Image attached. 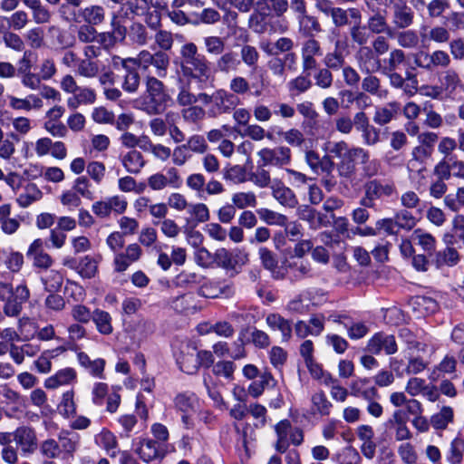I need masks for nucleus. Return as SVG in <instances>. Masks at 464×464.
<instances>
[{
	"label": "nucleus",
	"instance_id": "63",
	"mask_svg": "<svg viewBox=\"0 0 464 464\" xmlns=\"http://www.w3.org/2000/svg\"><path fill=\"white\" fill-rule=\"evenodd\" d=\"M265 166H258L256 169L249 173L248 180L252 181L256 186L264 188L271 186V177L268 170L264 169Z\"/></svg>",
	"mask_w": 464,
	"mask_h": 464
},
{
	"label": "nucleus",
	"instance_id": "58",
	"mask_svg": "<svg viewBox=\"0 0 464 464\" xmlns=\"http://www.w3.org/2000/svg\"><path fill=\"white\" fill-rule=\"evenodd\" d=\"M236 364L232 361H218L212 367V372L218 377H223L228 381L234 379Z\"/></svg>",
	"mask_w": 464,
	"mask_h": 464
},
{
	"label": "nucleus",
	"instance_id": "35",
	"mask_svg": "<svg viewBox=\"0 0 464 464\" xmlns=\"http://www.w3.org/2000/svg\"><path fill=\"white\" fill-rule=\"evenodd\" d=\"M240 65V59H238L237 54L232 51L222 53L221 56L218 58L215 63L216 71L222 73L236 72Z\"/></svg>",
	"mask_w": 464,
	"mask_h": 464
},
{
	"label": "nucleus",
	"instance_id": "11",
	"mask_svg": "<svg viewBox=\"0 0 464 464\" xmlns=\"http://www.w3.org/2000/svg\"><path fill=\"white\" fill-rule=\"evenodd\" d=\"M135 452L144 462L163 459L166 454L164 445L159 444L150 438H140L137 443Z\"/></svg>",
	"mask_w": 464,
	"mask_h": 464
},
{
	"label": "nucleus",
	"instance_id": "33",
	"mask_svg": "<svg viewBox=\"0 0 464 464\" xmlns=\"http://www.w3.org/2000/svg\"><path fill=\"white\" fill-rule=\"evenodd\" d=\"M9 105L14 110L29 111L31 110H40L44 102L39 96L30 94L26 98L9 97Z\"/></svg>",
	"mask_w": 464,
	"mask_h": 464
},
{
	"label": "nucleus",
	"instance_id": "9",
	"mask_svg": "<svg viewBox=\"0 0 464 464\" xmlns=\"http://www.w3.org/2000/svg\"><path fill=\"white\" fill-rule=\"evenodd\" d=\"M175 408L181 413V420L184 427L188 430L194 428L192 420L197 411L198 401L195 394L184 392L178 394L174 399Z\"/></svg>",
	"mask_w": 464,
	"mask_h": 464
},
{
	"label": "nucleus",
	"instance_id": "62",
	"mask_svg": "<svg viewBox=\"0 0 464 464\" xmlns=\"http://www.w3.org/2000/svg\"><path fill=\"white\" fill-rule=\"evenodd\" d=\"M445 206L454 212L464 208V186L458 188L456 193H450L444 198Z\"/></svg>",
	"mask_w": 464,
	"mask_h": 464
},
{
	"label": "nucleus",
	"instance_id": "37",
	"mask_svg": "<svg viewBox=\"0 0 464 464\" xmlns=\"http://www.w3.org/2000/svg\"><path fill=\"white\" fill-rule=\"evenodd\" d=\"M25 6L31 10L33 20L36 24L51 22L53 13L42 4L41 0H28Z\"/></svg>",
	"mask_w": 464,
	"mask_h": 464
},
{
	"label": "nucleus",
	"instance_id": "40",
	"mask_svg": "<svg viewBox=\"0 0 464 464\" xmlns=\"http://www.w3.org/2000/svg\"><path fill=\"white\" fill-rule=\"evenodd\" d=\"M79 363L85 368L92 376L97 378H103V371L105 367V361L98 358L92 360L90 356L81 352L77 354Z\"/></svg>",
	"mask_w": 464,
	"mask_h": 464
},
{
	"label": "nucleus",
	"instance_id": "29",
	"mask_svg": "<svg viewBox=\"0 0 464 464\" xmlns=\"http://www.w3.org/2000/svg\"><path fill=\"white\" fill-rule=\"evenodd\" d=\"M362 90L379 99H386L389 95V91L382 87L381 79L372 73L363 77L362 81Z\"/></svg>",
	"mask_w": 464,
	"mask_h": 464
},
{
	"label": "nucleus",
	"instance_id": "51",
	"mask_svg": "<svg viewBox=\"0 0 464 464\" xmlns=\"http://www.w3.org/2000/svg\"><path fill=\"white\" fill-rule=\"evenodd\" d=\"M126 73L123 77L121 88L128 93H136L140 85V76L138 71L134 68H129L125 71Z\"/></svg>",
	"mask_w": 464,
	"mask_h": 464
},
{
	"label": "nucleus",
	"instance_id": "36",
	"mask_svg": "<svg viewBox=\"0 0 464 464\" xmlns=\"http://www.w3.org/2000/svg\"><path fill=\"white\" fill-rule=\"evenodd\" d=\"M78 16L87 24L95 26L101 24L105 19L104 8L101 5H89L78 11Z\"/></svg>",
	"mask_w": 464,
	"mask_h": 464
},
{
	"label": "nucleus",
	"instance_id": "44",
	"mask_svg": "<svg viewBox=\"0 0 464 464\" xmlns=\"http://www.w3.org/2000/svg\"><path fill=\"white\" fill-rule=\"evenodd\" d=\"M100 257L86 255L79 259L78 274L85 279L93 278L98 273Z\"/></svg>",
	"mask_w": 464,
	"mask_h": 464
},
{
	"label": "nucleus",
	"instance_id": "25",
	"mask_svg": "<svg viewBox=\"0 0 464 464\" xmlns=\"http://www.w3.org/2000/svg\"><path fill=\"white\" fill-rule=\"evenodd\" d=\"M58 444L61 454L64 458H73L79 448L80 435L69 430H62L58 434Z\"/></svg>",
	"mask_w": 464,
	"mask_h": 464
},
{
	"label": "nucleus",
	"instance_id": "30",
	"mask_svg": "<svg viewBox=\"0 0 464 464\" xmlns=\"http://www.w3.org/2000/svg\"><path fill=\"white\" fill-rule=\"evenodd\" d=\"M350 393L353 397L363 400L375 399L378 396L377 389L369 386V380L366 378L353 381L350 384Z\"/></svg>",
	"mask_w": 464,
	"mask_h": 464
},
{
	"label": "nucleus",
	"instance_id": "41",
	"mask_svg": "<svg viewBox=\"0 0 464 464\" xmlns=\"http://www.w3.org/2000/svg\"><path fill=\"white\" fill-rule=\"evenodd\" d=\"M91 321L94 323L96 330L101 334L110 335L112 334V317L107 311L99 308L94 309Z\"/></svg>",
	"mask_w": 464,
	"mask_h": 464
},
{
	"label": "nucleus",
	"instance_id": "14",
	"mask_svg": "<svg viewBox=\"0 0 464 464\" xmlns=\"http://www.w3.org/2000/svg\"><path fill=\"white\" fill-rule=\"evenodd\" d=\"M357 438L361 440L360 451L368 459H372L376 455L377 443L373 428L367 424L357 427L355 430Z\"/></svg>",
	"mask_w": 464,
	"mask_h": 464
},
{
	"label": "nucleus",
	"instance_id": "39",
	"mask_svg": "<svg viewBox=\"0 0 464 464\" xmlns=\"http://www.w3.org/2000/svg\"><path fill=\"white\" fill-rule=\"evenodd\" d=\"M367 24L369 31L372 34L378 35L381 34H386L391 38L394 35L393 28L388 24L385 15L381 13H376L371 15L368 19Z\"/></svg>",
	"mask_w": 464,
	"mask_h": 464
},
{
	"label": "nucleus",
	"instance_id": "59",
	"mask_svg": "<svg viewBox=\"0 0 464 464\" xmlns=\"http://www.w3.org/2000/svg\"><path fill=\"white\" fill-rule=\"evenodd\" d=\"M462 84L459 74L453 69L446 70L443 72L441 85L446 92H454Z\"/></svg>",
	"mask_w": 464,
	"mask_h": 464
},
{
	"label": "nucleus",
	"instance_id": "27",
	"mask_svg": "<svg viewBox=\"0 0 464 464\" xmlns=\"http://www.w3.org/2000/svg\"><path fill=\"white\" fill-rule=\"evenodd\" d=\"M121 162L130 174H139L146 165L142 153L137 150H130L121 155Z\"/></svg>",
	"mask_w": 464,
	"mask_h": 464
},
{
	"label": "nucleus",
	"instance_id": "46",
	"mask_svg": "<svg viewBox=\"0 0 464 464\" xmlns=\"http://www.w3.org/2000/svg\"><path fill=\"white\" fill-rule=\"evenodd\" d=\"M299 33L304 36H312L314 33L321 32V25L315 16L305 14L297 17Z\"/></svg>",
	"mask_w": 464,
	"mask_h": 464
},
{
	"label": "nucleus",
	"instance_id": "60",
	"mask_svg": "<svg viewBox=\"0 0 464 464\" xmlns=\"http://www.w3.org/2000/svg\"><path fill=\"white\" fill-rule=\"evenodd\" d=\"M187 211L197 224L207 222L210 218L208 208L204 203L189 204Z\"/></svg>",
	"mask_w": 464,
	"mask_h": 464
},
{
	"label": "nucleus",
	"instance_id": "54",
	"mask_svg": "<svg viewBox=\"0 0 464 464\" xmlns=\"http://www.w3.org/2000/svg\"><path fill=\"white\" fill-rule=\"evenodd\" d=\"M464 456V439L455 438L450 446L447 460L450 464H460Z\"/></svg>",
	"mask_w": 464,
	"mask_h": 464
},
{
	"label": "nucleus",
	"instance_id": "50",
	"mask_svg": "<svg viewBox=\"0 0 464 464\" xmlns=\"http://www.w3.org/2000/svg\"><path fill=\"white\" fill-rule=\"evenodd\" d=\"M411 238L420 245L424 251L431 253L435 250L436 239L431 234L427 233L420 228H417L413 231Z\"/></svg>",
	"mask_w": 464,
	"mask_h": 464
},
{
	"label": "nucleus",
	"instance_id": "61",
	"mask_svg": "<svg viewBox=\"0 0 464 464\" xmlns=\"http://www.w3.org/2000/svg\"><path fill=\"white\" fill-rule=\"evenodd\" d=\"M232 202L236 208L244 209L247 207L254 208L256 206V197L254 192H237L233 194Z\"/></svg>",
	"mask_w": 464,
	"mask_h": 464
},
{
	"label": "nucleus",
	"instance_id": "56",
	"mask_svg": "<svg viewBox=\"0 0 464 464\" xmlns=\"http://www.w3.org/2000/svg\"><path fill=\"white\" fill-rule=\"evenodd\" d=\"M214 261L218 266L225 269H234L238 266V261L233 257V253L222 247L214 254Z\"/></svg>",
	"mask_w": 464,
	"mask_h": 464
},
{
	"label": "nucleus",
	"instance_id": "7",
	"mask_svg": "<svg viewBox=\"0 0 464 464\" xmlns=\"http://www.w3.org/2000/svg\"><path fill=\"white\" fill-rule=\"evenodd\" d=\"M147 183L153 191H160L167 188H179L182 184V178L179 171L175 167H169L166 173L156 172L150 175Z\"/></svg>",
	"mask_w": 464,
	"mask_h": 464
},
{
	"label": "nucleus",
	"instance_id": "45",
	"mask_svg": "<svg viewBox=\"0 0 464 464\" xmlns=\"http://www.w3.org/2000/svg\"><path fill=\"white\" fill-rule=\"evenodd\" d=\"M311 412L313 414H319L321 416L330 414L333 405L323 391L314 393L311 397Z\"/></svg>",
	"mask_w": 464,
	"mask_h": 464
},
{
	"label": "nucleus",
	"instance_id": "4",
	"mask_svg": "<svg viewBox=\"0 0 464 464\" xmlns=\"http://www.w3.org/2000/svg\"><path fill=\"white\" fill-rule=\"evenodd\" d=\"M364 195L360 199V205L364 208H373L376 206V200L384 197H392L397 192L396 186L392 181H382L380 179H371L364 186Z\"/></svg>",
	"mask_w": 464,
	"mask_h": 464
},
{
	"label": "nucleus",
	"instance_id": "64",
	"mask_svg": "<svg viewBox=\"0 0 464 464\" xmlns=\"http://www.w3.org/2000/svg\"><path fill=\"white\" fill-rule=\"evenodd\" d=\"M206 111L198 105H191L181 110V117L185 122L198 123L205 118Z\"/></svg>",
	"mask_w": 464,
	"mask_h": 464
},
{
	"label": "nucleus",
	"instance_id": "49",
	"mask_svg": "<svg viewBox=\"0 0 464 464\" xmlns=\"http://www.w3.org/2000/svg\"><path fill=\"white\" fill-rule=\"evenodd\" d=\"M353 26L350 27L349 34L353 44L359 46L366 45L370 39V34L364 25H362V19H354Z\"/></svg>",
	"mask_w": 464,
	"mask_h": 464
},
{
	"label": "nucleus",
	"instance_id": "48",
	"mask_svg": "<svg viewBox=\"0 0 464 464\" xmlns=\"http://www.w3.org/2000/svg\"><path fill=\"white\" fill-rule=\"evenodd\" d=\"M393 37L397 39V44L404 49H415L420 43V38L414 30H400L394 34Z\"/></svg>",
	"mask_w": 464,
	"mask_h": 464
},
{
	"label": "nucleus",
	"instance_id": "23",
	"mask_svg": "<svg viewBox=\"0 0 464 464\" xmlns=\"http://www.w3.org/2000/svg\"><path fill=\"white\" fill-rule=\"evenodd\" d=\"M420 38L423 44H429L431 42L443 44L449 42L450 34L447 28L441 25L433 27L423 26L420 33Z\"/></svg>",
	"mask_w": 464,
	"mask_h": 464
},
{
	"label": "nucleus",
	"instance_id": "53",
	"mask_svg": "<svg viewBox=\"0 0 464 464\" xmlns=\"http://www.w3.org/2000/svg\"><path fill=\"white\" fill-rule=\"evenodd\" d=\"M335 460L339 464H361L362 457L355 448L346 446L335 455Z\"/></svg>",
	"mask_w": 464,
	"mask_h": 464
},
{
	"label": "nucleus",
	"instance_id": "42",
	"mask_svg": "<svg viewBox=\"0 0 464 464\" xmlns=\"http://www.w3.org/2000/svg\"><path fill=\"white\" fill-rule=\"evenodd\" d=\"M95 442L102 447L111 458L117 456L118 440L109 430L103 429L95 437Z\"/></svg>",
	"mask_w": 464,
	"mask_h": 464
},
{
	"label": "nucleus",
	"instance_id": "3",
	"mask_svg": "<svg viewBox=\"0 0 464 464\" xmlns=\"http://www.w3.org/2000/svg\"><path fill=\"white\" fill-rule=\"evenodd\" d=\"M315 8L326 16H330L332 24L337 27H344L350 24L349 18L353 21L362 19V13L358 8L351 7L344 9L339 6H334L330 0H317L315 2Z\"/></svg>",
	"mask_w": 464,
	"mask_h": 464
},
{
	"label": "nucleus",
	"instance_id": "17",
	"mask_svg": "<svg viewBox=\"0 0 464 464\" xmlns=\"http://www.w3.org/2000/svg\"><path fill=\"white\" fill-rule=\"evenodd\" d=\"M176 360L179 369L185 373L193 374L198 370L197 347L192 343L183 345Z\"/></svg>",
	"mask_w": 464,
	"mask_h": 464
},
{
	"label": "nucleus",
	"instance_id": "21",
	"mask_svg": "<svg viewBox=\"0 0 464 464\" xmlns=\"http://www.w3.org/2000/svg\"><path fill=\"white\" fill-rule=\"evenodd\" d=\"M406 63V53L401 48H392L388 55L382 59V63L377 60L376 70L382 69V72L398 71Z\"/></svg>",
	"mask_w": 464,
	"mask_h": 464
},
{
	"label": "nucleus",
	"instance_id": "22",
	"mask_svg": "<svg viewBox=\"0 0 464 464\" xmlns=\"http://www.w3.org/2000/svg\"><path fill=\"white\" fill-rule=\"evenodd\" d=\"M297 216L300 219L306 221L312 229L326 227L330 223L326 215L317 212L308 205L299 206L297 208Z\"/></svg>",
	"mask_w": 464,
	"mask_h": 464
},
{
	"label": "nucleus",
	"instance_id": "10",
	"mask_svg": "<svg viewBox=\"0 0 464 464\" xmlns=\"http://www.w3.org/2000/svg\"><path fill=\"white\" fill-rule=\"evenodd\" d=\"M323 48L318 40L310 37L304 41L301 48L302 68L304 72L310 73L311 71L317 69V58L323 56Z\"/></svg>",
	"mask_w": 464,
	"mask_h": 464
},
{
	"label": "nucleus",
	"instance_id": "32",
	"mask_svg": "<svg viewBox=\"0 0 464 464\" xmlns=\"http://www.w3.org/2000/svg\"><path fill=\"white\" fill-rule=\"evenodd\" d=\"M433 152L434 151L428 150V148L422 147L418 144L412 149L411 152V158L408 161V169L411 171H422L425 169V161L428 160L432 156Z\"/></svg>",
	"mask_w": 464,
	"mask_h": 464
},
{
	"label": "nucleus",
	"instance_id": "43",
	"mask_svg": "<svg viewBox=\"0 0 464 464\" xmlns=\"http://www.w3.org/2000/svg\"><path fill=\"white\" fill-rule=\"evenodd\" d=\"M42 198L43 192L37 185L34 183H27L16 201L20 207L28 208L34 202L39 201Z\"/></svg>",
	"mask_w": 464,
	"mask_h": 464
},
{
	"label": "nucleus",
	"instance_id": "5",
	"mask_svg": "<svg viewBox=\"0 0 464 464\" xmlns=\"http://www.w3.org/2000/svg\"><path fill=\"white\" fill-rule=\"evenodd\" d=\"M128 208L127 199L121 195L107 197L92 205V213L101 219H108L112 214L122 215Z\"/></svg>",
	"mask_w": 464,
	"mask_h": 464
},
{
	"label": "nucleus",
	"instance_id": "55",
	"mask_svg": "<svg viewBox=\"0 0 464 464\" xmlns=\"http://www.w3.org/2000/svg\"><path fill=\"white\" fill-rule=\"evenodd\" d=\"M312 81L307 75H299L287 83L288 91L292 95H299L303 92H307L312 87Z\"/></svg>",
	"mask_w": 464,
	"mask_h": 464
},
{
	"label": "nucleus",
	"instance_id": "28",
	"mask_svg": "<svg viewBox=\"0 0 464 464\" xmlns=\"http://www.w3.org/2000/svg\"><path fill=\"white\" fill-rule=\"evenodd\" d=\"M401 111V104L392 101L384 106L378 107L373 115V121L379 126H383L394 120Z\"/></svg>",
	"mask_w": 464,
	"mask_h": 464
},
{
	"label": "nucleus",
	"instance_id": "15",
	"mask_svg": "<svg viewBox=\"0 0 464 464\" xmlns=\"http://www.w3.org/2000/svg\"><path fill=\"white\" fill-rule=\"evenodd\" d=\"M383 73L387 76L392 88L402 89L403 92L409 97H412L417 92L418 81L414 74L406 72V77L404 78L397 71L385 72Z\"/></svg>",
	"mask_w": 464,
	"mask_h": 464
},
{
	"label": "nucleus",
	"instance_id": "6",
	"mask_svg": "<svg viewBox=\"0 0 464 464\" xmlns=\"http://www.w3.org/2000/svg\"><path fill=\"white\" fill-rule=\"evenodd\" d=\"M262 166H271L284 169L288 166L292 160L291 150L286 146H277L275 148H263L257 152Z\"/></svg>",
	"mask_w": 464,
	"mask_h": 464
},
{
	"label": "nucleus",
	"instance_id": "1",
	"mask_svg": "<svg viewBox=\"0 0 464 464\" xmlns=\"http://www.w3.org/2000/svg\"><path fill=\"white\" fill-rule=\"evenodd\" d=\"M144 94L134 101V107L148 115L162 114L171 102L164 83L154 76L146 78Z\"/></svg>",
	"mask_w": 464,
	"mask_h": 464
},
{
	"label": "nucleus",
	"instance_id": "20",
	"mask_svg": "<svg viewBox=\"0 0 464 464\" xmlns=\"http://www.w3.org/2000/svg\"><path fill=\"white\" fill-rule=\"evenodd\" d=\"M234 287L231 284L209 280L199 288V295L206 298L230 297L234 295Z\"/></svg>",
	"mask_w": 464,
	"mask_h": 464
},
{
	"label": "nucleus",
	"instance_id": "34",
	"mask_svg": "<svg viewBox=\"0 0 464 464\" xmlns=\"http://www.w3.org/2000/svg\"><path fill=\"white\" fill-rule=\"evenodd\" d=\"M76 372L72 368H64L58 371L53 376L45 380L44 386L47 389H56L62 385L71 384L76 380Z\"/></svg>",
	"mask_w": 464,
	"mask_h": 464
},
{
	"label": "nucleus",
	"instance_id": "12",
	"mask_svg": "<svg viewBox=\"0 0 464 464\" xmlns=\"http://www.w3.org/2000/svg\"><path fill=\"white\" fill-rule=\"evenodd\" d=\"M235 99L233 93H229L223 89L217 90L213 92L212 105L208 110V116L215 118L229 112L236 107Z\"/></svg>",
	"mask_w": 464,
	"mask_h": 464
},
{
	"label": "nucleus",
	"instance_id": "52",
	"mask_svg": "<svg viewBox=\"0 0 464 464\" xmlns=\"http://www.w3.org/2000/svg\"><path fill=\"white\" fill-rule=\"evenodd\" d=\"M256 212L260 219L267 225L284 227L287 224L286 216L281 213L265 208L257 209Z\"/></svg>",
	"mask_w": 464,
	"mask_h": 464
},
{
	"label": "nucleus",
	"instance_id": "31",
	"mask_svg": "<svg viewBox=\"0 0 464 464\" xmlns=\"http://www.w3.org/2000/svg\"><path fill=\"white\" fill-rule=\"evenodd\" d=\"M266 322L272 330L279 331L282 334V341L288 342L292 336V324L278 314H270L266 316Z\"/></svg>",
	"mask_w": 464,
	"mask_h": 464
},
{
	"label": "nucleus",
	"instance_id": "16",
	"mask_svg": "<svg viewBox=\"0 0 464 464\" xmlns=\"http://www.w3.org/2000/svg\"><path fill=\"white\" fill-rule=\"evenodd\" d=\"M26 256L33 261V266L47 270L53 264L52 256L44 250V241L41 238L34 239L29 246Z\"/></svg>",
	"mask_w": 464,
	"mask_h": 464
},
{
	"label": "nucleus",
	"instance_id": "18",
	"mask_svg": "<svg viewBox=\"0 0 464 464\" xmlns=\"http://www.w3.org/2000/svg\"><path fill=\"white\" fill-rule=\"evenodd\" d=\"M347 48V43L337 40L334 43V49L326 53L323 58L324 68H329L330 71H339L346 64V54L344 51Z\"/></svg>",
	"mask_w": 464,
	"mask_h": 464
},
{
	"label": "nucleus",
	"instance_id": "38",
	"mask_svg": "<svg viewBox=\"0 0 464 464\" xmlns=\"http://www.w3.org/2000/svg\"><path fill=\"white\" fill-rule=\"evenodd\" d=\"M454 421V411L450 406H442L440 411L431 415L430 425L436 430H444Z\"/></svg>",
	"mask_w": 464,
	"mask_h": 464
},
{
	"label": "nucleus",
	"instance_id": "13",
	"mask_svg": "<svg viewBox=\"0 0 464 464\" xmlns=\"http://www.w3.org/2000/svg\"><path fill=\"white\" fill-rule=\"evenodd\" d=\"M367 351L373 354L384 352L387 355L394 354L397 350V343L394 335L383 332L375 334L367 343Z\"/></svg>",
	"mask_w": 464,
	"mask_h": 464
},
{
	"label": "nucleus",
	"instance_id": "2",
	"mask_svg": "<svg viewBox=\"0 0 464 464\" xmlns=\"http://www.w3.org/2000/svg\"><path fill=\"white\" fill-rule=\"evenodd\" d=\"M180 69L184 77L207 81L211 75V68L207 58L198 53L194 43H186L180 48Z\"/></svg>",
	"mask_w": 464,
	"mask_h": 464
},
{
	"label": "nucleus",
	"instance_id": "8",
	"mask_svg": "<svg viewBox=\"0 0 464 464\" xmlns=\"http://www.w3.org/2000/svg\"><path fill=\"white\" fill-rule=\"evenodd\" d=\"M368 151L361 147H353L341 158L337 164V170L340 176L344 178L352 177L356 171V164L364 162L367 160Z\"/></svg>",
	"mask_w": 464,
	"mask_h": 464
},
{
	"label": "nucleus",
	"instance_id": "57",
	"mask_svg": "<svg viewBox=\"0 0 464 464\" xmlns=\"http://www.w3.org/2000/svg\"><path fill=\"white\" fill-rule=\"evenodd\" d=\"M172 167H182L192 159V154L184 143L179 144L171 150Z\"/></svg>",
	"mask_w": 464,
	"mask_h": 464
},
{
	"label": "nucleus",
	"instance_id": "19",
	"mask_svg": "<svg viewBox=\"0 0 464 464\" xmlns=\"http://www.w3.org/2000/svg\"><path fill=\"white\" fill-rule=\"evenodd\" d=\"M13 438L24 454H32L36 450V434L32 428L19 427L13 433Z\"/></svg>",
	"mask_w": 464,
	"mask_h": 464
},
{
	"label": "nucleus",
	"instance_id": "26",
	"mask_svg": "<svg viewBox=\"0 0 464 464\" xmlns=\"http://www.w3.org/2000/svg\"><path fill=\"white\" fill-rule=\"evenodd\" d=\"M414 13L405 2L392 10V23L398 30L407 29L413 24Z\"/></svg>",
	"mask_w": 464,
	"mask_h": 464
},
{
	"label": "nucleus",
	"instance_id": "47",
	"mask_svg": "<svg viewBox=\"0 0 464 464\" xmlns=\"http://www.w3.org/2000/svg\"><path fill=\"white\" fill-rule=\"evenodd\" d=\"M75 72L81 77L93 79L99 75L100 66L96 61L80 58Z\"/></svg>",
	"mask_w": 464,
	"mask_h": 464
},
{
	"label": "nucleus",
	"instance_id": "24",
	"mask_svg": "<svg viewBox=\"0 0 464 464\" xmlns=\"http://www.w3.org/2000/svg\"><path fill=\"white\" fill-rule=\"evenodd\" d=\"M272 195L282 206L294 208L298 205V200L294 191L280 181H274L270 186Z\"/></svg>",
	"mask_w": 464,
	"mask_h": 464
}]
</instances>
